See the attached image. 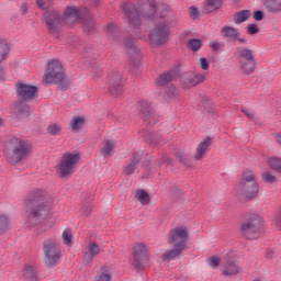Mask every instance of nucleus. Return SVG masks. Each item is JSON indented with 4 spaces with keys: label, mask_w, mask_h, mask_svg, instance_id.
<instances>
[{
    "label": "nucleus",
    "mask_w": 281,
    "mask_h": 281,
    "mask_svg": "<svg viewBox=\"0 0 281 281\" xmlns=\"http://www.w3.org/2000/svg\"><path fill=\"white\" fill-rule=\"evenodd\" d=\"M44 21L50 34L56 35L60 32V27H63V19H60V14H58V12L56 11L44 12Z\"/></svg>",
    "instance_id": "dca6fc26"
},
{
    "label": "nucleus",
    "mask_w": 281,
    "mask_h": 281,
    "mask_svg": "<svg viewBox=\"0 0 281 281\" xmlns=\"http://www.w3.org/2000/svg\"><path fill=\"white\" fill-rule=\"evenodd\" d=\"M262 229V217L257 214L250 215L243 224L241 232L247 240H256Z\"/></svg>",
    "instance_id": "1a4fd4ad"
},
{
    "label": "nucleus",
    "mask_w": 281,
    "mask_h": 281,
    "mask_svg": "<svg viewBox=\"0 0 281 281\" xmlns=\"http://www.w3.org/2000/svg\"><path fill=\"white\" fill-rule=\"evenodd\" d=\"M223 0H206L207 12H214V10H221Z\"/></svg>",
    "instance_id": "f704fd0d"
},
{
    "label": "nucleus",
    "mask_w": 281,
    "mask_h": 281,
    "mask_svg": "<svg viewBox=\"0 0 281 281\" xmlns=\"http://www.w3.org/2000/svg\"><path fill=\"white\" fill-rule=\"evenodd\" d=\"M165 100H172V98H179V90L173 85H170L165 90Z\"/></svg>",
    "instance_id": "2f4dec72"
},
{
    "label": "nucleus",
    "mask_w": 281,
    "mask_h": 281,
    "mask_svg": "<svg viewBox=\"0 0 281 281\" xmlns=\"http://www.w3.org/2000/svg\"><path fill=\"white\" fill-rule=\"evenodd\" d=\"M172 80V74L170 72H164L159 76L157 83L159 87H166L170 81Z\"/></svg>",
    "instance_id": "e433bc0d"
},
{
    "label": "nucleus",
    "mask_w": 281,
    "mask_h": 281,
    "mask_svg": "<svg viewBox=\"0 0 281 281\" xmlns=\"http://www.w3.org/2000/svg\"><path fill=\"white\" fill-rule=\"evenodd\" d=\"M113 150H115V140L105 139L101 143L100 155L106 159V157H111L113 155Z\"/></svg>",
    "instance_id": "b1692460"
},
{
    "label": "nucleus",
    "mask_w": 281,
    "mask_h": 281,
    "mask_svg": "<svg viewBox=\"0 0 281 281\" xmlns=\"http://www.w3.org/2000/svg\"><path fill=\"white\" fill-rule=\"evenodd\" d=\"M100 251V245L95 241H90L82 250V263L86 265V267H91V265H93V258L99 256Z\"/></svg>",
    "instance_id": "f3484780"
},
{
    "label": "nucleus",
    "mask_w": 281,
    "mask_h": 281,
    "mask_svg": "<svg viewBox=\"0 0 281 281\" xmlns=\"http://www.w3.org/2000/svg\"><path fill=\"white\" fill-rule=\"evenodd\" d=\"M241 111L249 117V120H254V115H255L254 110H249V109L245 108Z\"/></svg>",
    "instance_id": "5fc2aeb1"
},
{
    "label": "nucleus",
    "mask_w": 281,
    "mask_h": 281,
    "mask_svg": "<svg viewBox=\"0 0 281 281\" xmlns=\"http://www.w3.org/2000/svg\"><path fill=\"white\" fill-rule=\"evenodd\" d=\"M136 109L138 111V115L143 117V122H146V120H150V116L153 115V109L150 108V102L148 101H139L136 105Z\"/></svg>",
    "instance_id": "4be33fe9"
},
{
    "label": "nucleus",
    "mask_w": 281,
    "mask_h": 281,
    "mask_svg": "<svg viewBox=\"0 0 281 281\" xmlns=\"http://www.w3.org/2000/svg\"><path fill=\"white\" fill-rule=\"evenodd\" d=\"M148 248L144 243H138L134 246V262L133 266L135 269H144L146 267V262H148Z\"/></svg>",
    "instance_id": "ddd939ff"
},
{
    "label": "nucleus",
    "mask_w": 281,
    "mask_h": 281,
    "mask_svg": "<svg viewBox=\"0 0 281 281\" xmlns=\"http://www.w3.org/2000/svg\"><path fill=\"white\" fill-rule=\"evenodd\" d=\"M240 69L243 74L249 76L256 71V58H254V53L249 48H239L237 50Z\"/></svg>",
    "instance_id": "9d476101"
},
{
    "label": "nucleus",
    "mask_w": 281,
    "mask_h": 281,
    "mask_svg": "<svg viewBox=\"0 0 281 281\" xmlns=\"http://www.w3.org/2000/svg\"><path fill=\"white\" fill-rule=\"evenodd\" d=\"M0 80H3V68H0Z\"/></svg>",
    "instance_id": "052dcab7"
},
{
    "label": "nucleus",
    "mask_w": 281,
    "mask_h": 281,
    "mask_svg": "<svg viewBox=\"0 0 281 281\" xmlns=\"http://www.w3.org/2000/svg\"><path fill=\"white\" fill-rule=\"evenodd\" d=\"M137 196L142 205H148L150 203V195L145 190H138Z\"/></svg>",
    "instance_id": "c9c22d12"
},
{
    "label": "nucleus",
    "mask_w": 281,
    "mask_h": 281,
    "mask_svg": "<svg viewBox=\"0 0 281 281\" xmlns=\"http://www.w3.org/2000/svg\"><path fill=\"white\" fill-rule=\"evenodd\" d=\"M8 54H10V46L5 40L0 38V63L5 60Z\"/></svg>",
    "instance_id": "c756f323"
},
{
    "label": "nucleus",
    "mask_w": 281,
    "mask_h": 281,
    "mask_svg": "<svg viewBox=\"0 0 281 281\" xmlns=\"http://www.w3.org/2000/svg\"><path fill=\"white\" fill-rule=\"evenodd\" d=\"M108 93L112 95V98H117V95H122L124 93V86H122V75L117 72H113L109 75V80L106 82Z\"/></svg>",
    "instance_id": "2eb2a0df"
},
{
    "label": "nucleus",
    "mask_w": 281,
    "mask_h": 281,
    "mask_svg": "<svg viewBox=\"0 0 281 281\" xmlns=\"http://www.w3.org/2000/svg\"><path fill=\"white\" fill-rule=\"evenodd\" d=\"M255 21H262L265 19V13L262 11H256L254 13Z\"/></svg>",
    "instance_id": "864d4df0"
},
{
    "label": "nucleus",
    "mask_w": 281,
    "mask_h": 281,
    "mask_svg": "<svg viewBox=\"0 0 281 281\" xmlns=\"http://www.w3.org/2000/svg\"><path fill=\"white\" fill-rule=\"evenodd\" d=\"M21 273L25 281H38V269L32 263L24 265Z\"/></svg>",
    "instance_id": "aec40b11"
},
{
    "label": "nucleus",
    "mask_w": 281,
    "mask_h": 281,
    "mask_svg": "<svg viewBox=\"0 0 281 281\" xmlns=\"http://www.w3.org/2000/svg\"><path fill=\"white\" fill-rule=\"evenodd\" d=\"M268 165L272 170H277L278 172H281V158H278V157L269 158Z\"/></svg>",
    "instance_id": "ea45409f"
},
{
    "label": "nucleus",
    "mask_w": 281,
    "mask_h": 281,
    "mask_svg": "<svg viewBox=\"0 0 281 281\" xmlns=\"http://www.w3.org/2000/svg\"><path fill=\"white\" fill-rule=\"evenodd\" d=\"M249 16H251V11L243 10V11L237 12L234 15V21H235V23H245V21H247V19H249Z\"/></svg>",
    "instance_id": "7c9ffc66"
},
{
    "label": "nucleus",
    "mask_w": 281,
    "mask_h": 281,
    "mask_svg": "<svg viewBox=\"0 0 281 281\" xmlns=\"http://www.w3.org/2000/svg\"><path fill=\"white\" fill-rule=\"evenodd\" d=\"M65 78H67V76L65 75V68H63L60 60H48L44 82H46V85H58V82H63Z\"/></svg>",
    "instance_id": "423d86ee"
},
{
    "label": "nucleus",
    "mask_w": 281,
    "mask_h": 281,
    "mask_svg": "<svg viewBox=\"0 0 281 281\" xmlns=\"http://www.w3.org/2000/svg\"><path fill=\"white\" fill-rule=\"evenodd\" d=\"M36 3L41 10H47V7L52 4V0H36Z\"/></svg>",
    "instance_id": "a18cd8bd"
},
{
    "label": "nucleus",
    "mask_w": 281,
    "mask_h": 281,
    "mask_svg": "<svg viewBox=\"0 0 281 281\" xmlns=\"http://www.w3.org/2000/svg\"><path fill=\"white\" fill-rule=\"evenodd\" d=\"M61 131V127L59 124L50 123L47 127V133L49 135H59Z\"/></svg>",
    "instance_id": "79ce46f5"
},
{
    "label": "nucleus",
    "mask_w": 281,
    "mask_h": 281,
    "mask_svg": "<svg viewBox=\"0 0 281 281\" xmlns=\"http://www.w3.org/2000/svg\"><path fill=\"white\" fill-rule=\"evenodd\" d=\"M142 2V14L145 19H150L157 12V2L155 0H139Z\"/></svg>",
    "instance_id": "6ab92c4d"
},
{
    "label": "nucleus",
    "mask_w": 281,
    "mask_h": 281,
    "mask_svg": "<svg viewBox=\"0 0 281 281\" xmlns=\"http://www.w3.org/2000/svg\"><path fill=\"white\" fill-rule=\"evenodd\" d=\"M212 146V137L207 136L202 142L199 143L196 149L194 159L195 161H201L205 157V154L207 153V147Z\"/></svg>",
    "instance_id": "412c9836"
},
{
    "label": "nucleus",
    "mask_w": 281,
    "mask_h": 281,
    "mask_svg": "<svg viewBox=\"0 0 281 281\" xmlns=\"http://www.w3.org/2000/svg\"><path fill=\"white\" fill-rule=\"evenodd\" d=\"M79 162V153H65L60 162L57 165V172L63 179H65V177H71V175H74L76 171V168H78Z\"/></svg>",
    "instance_id": "0eeeda50"
},
{
    "label": "nucleus",
    "mask_w": 281,
    "mask_h": 281,
    "mask_svg": "<svg viewBox=\"0 0 281 281\" xmlns=\"http://www.w3.org/2000/svg\"><path fill=\"white\" fill-rule=\"evenodd\" d=\"M167 11H170V8H166Z\"/></svg>",
    "instance_id": "338daca9"
},
{
    "label": "nucleus",
    "mask_w": 281,
    "mask_h": 281,
    "mask_svg": "<svg viewBox=\"0 0 281 281\" xmlns=\"http://www.w3.org/2000/svg\"><path fill=\"white\" fill-rule=\"evenodd\" d=\"M246 30L248 34H258V25L256 24H248Z\"/></svg>",
    "instance_id": "3c124183"
},
{
    "label": "nucleus",
    "mask_w": 281,
    "mask_h": 281,
    "mask_svg": "<svg viewBox=\"0 0 281 281\" xmlns=\"http://www.w3.org/2000/svg\"><path fill=\"white\" fill-rule=\"evenodd\" d=\"M18 99L22 102H32L38 98V88L24 82L15 85Z\"/></svg>",
    "instance_id": "f8f14e48"
},
{
    "label": "nucleus",
    "mask_w": 281,
    "mask_h": 281,
    "mask_svg": "<svg viewBox=\"0 0 281 281\" xmlns=\"http://www.w3.org/2000/svg\"><path fill=\"white\" fill-rule=\"evenodd\" d=\"M178 158L180 159V161H183V159L181 157L178 156Z\"/></svg>",
    "instance_id": "69168bd1"
},
{
    "label": "nucleus",
    "mask_w": 281,
    "mask_h": 281,
    "mask_svg": "<svg viewBox=\"0 0 281 281\" xmlns=\"http://www.w3.org/2000/svg\"><path fill=\"white\" fill-rule=\"evenodd\" d=\"M166 162L170 164V161L168 160V157H162V164H166Z\"/></svg>",
    "instance_id": "680f3d73"
},
{
    "label": "nucleus",
    "mask_w": 281,
    "mask_h": 281,
    "mask_svg": "<svg viewBox=\"0 0 281 281\" xmlns=\"http://www.w3.org/2000/svg\"><path fill=\"white\" fill-rule=\"evenodd\" d=\"M10 229V220L5 215H0V234H5Z\"/></svg>",
    "instance_id": "58836bf2"
},
{
    "label": "nucleus",
    "mask_w": 281,
    "mask_h": 281,
    "mask_svg": "<svg viewBox=\"0 0 281 281\" xmlns=\"http://www.w3.org/2000/svg\"><path fill=\"white\" fill-rule=\"evenodd\" d=\"M238 188L241 194L247 199H255L258 195V182L251 170L243 172Z\"/></svg>",
    "instance_id": "6e6552de"
},
{
    "label": "nucleus",
    "mask_w": 281,
    "mask_h": 281,
    "mask_svg": "<svg viewBox=\"0 0 281 281\" xmlns=\"http://www.w3.org/2000/svg\"><path fill=\"white\" fill-rule=\"evenodd\" d=\"M207 263L210 267H212L213 269H216V267H218L221 265V259L217 257H210L207 259Z\"/></svg>",
    "instance_id": "c03bdc74"
},
{
    "label": "nucleus",
    "mask_w": 281,
    "mask_h": 281,
    "mask_svg": "<svg viewBox=\"0 0 281 281\" xmlns=\"http://www.w3.org/2000/svg\"><path fill=\"white\" fill-rule=\"evenodd\" d=\"M44 262L47 267H56L63 258L60 243L56 238L48 237L43 241Z\"/></svg>",
    "instance_id": "39448f33"
},
{
    "label": "nucleus",
    "mask_w": 281,
    "mask_h": 281,
    "mask_svg": "<svg viewBox=\"0 0 281 281\" xmlns=\"http://www.w3.org/2000/svg\"><path fill=\"white\" fill-rule=\"evenodd\" d=\"M210 47H211V49H213V52H218V49H223V47H225V43H223V42H211Z\"/></svg>",
    "instance_id": "49530a36"
},
{
    "label": "nucleus",
    "mask_w": 281,
    "mask_h": 281,
    "mask_svg": "<svg viewBox=\"0 0 281 281\" xmlns=\"http://www.w3.org/2000/svg\"><path fill=\"white\" fill-rule=\"evenodd\" d=\"M85 125V117L82 116H75L70 122V128L72 131H80Z\"/></svg>",
    "instance_id": "473e14b6"
},
{
    "label": "nucleus",
    "mask_w": 281,
    "mask_h": 281,
    "mask_svg": "<svg viewBox=\"0 0 281 281\" xmlns=\"http://www.w3.org/2000/svg\"><path fill=\"white\" fill-rule=\"evenodd\" d=\"M169 38L170 26L166 23L156 24L149 33V41L153 45H164V43H168Z\"/></svg>",
    "instance_id": "9b49d317"
},
{
    "label": "nucleus",
    "mask_w": 281,
    "mask_h": 281,
    "mask_svg": "<svg viewBox=\"0 0 281 281\" xmlns=\"http://www.w3.org/2000/svg\"><path fill=\"white\" fill-rule=\"evenodd\" d=\"M136 38H142V36H139V35H136Z\"/></svg>",
    "instance_id": "0e129e2a"
},
{
    "label": "nucleus",
    "mask_w": 281,
    "mask_h": 281,
    "mask_svg": "<svg viewBox=\"0 0 281 281\" xmlns=\"http://www.w3.org/2000/svg\"><path fill=\"white\" fill-rule=\"evenodd\" d=\"M52 212V203L45 202L43 199V193L35 192L29 196L27 202V222L31 225H38L41 221H45Z\"/></svg>",
    "instance_id": "f03ea898"
},
{
    "label": "nucleus",
    "mask_w": 281,
    "mask_h": 281,
    "mask_svg": "<svg viewBox=\"0 0 281 281\" xmlns=\"http://www.w3.org/2000/svg\"><path fill=\"white\" fill-rule=\"evenodd\" d=\"M91 212H92V206H91V204H87V205H83L82 207H81V214H82V216H91Z\"/></svg>",
    "instance_id": "09e8293b"
},
{
    "label": "nucleus",
    "mask_w": 281,
    "mask_h": 281,
    "mask_svg": "<svg viewBox=\"0 0 281 281\" xmlns=\"http://www.w3.org/2000/svg\"><path fill=\"white\" fill-rule=\"evenodd\" d=\"M3 153L9 164L16 166L32 155V145L16 136H10L4 143Z\"/></svg>",
    "instance_id": "f257e3e1"
},
{
    "label": "nucleus",
    "mask_w": 281,
    "mask_h": 281,
    "mask_svg": "<svg viewBox=\"0 0 281 281\" xmlns=\"http://www.w3.org/2000/svg\"><path fill=\"white\" fill-rule=\"evenodd\" d=\"M123 45L127 49L131 63H133L134 67H139L140 50L137 46H135L133 40H125Z\"/></svg>",
    "instance_id": "a211bd4d"
},
{
    "label": "nucleus",
    "mask_w": 281,
    "mask_h": 281,
    "mask_svg": "<svg viewBox=\"0 0 281 281\" xmlns=\"http://www.w3.org/2000/svg\"><path fill=\"white\" fill-rule=\"evenodd\" d=\"M0 126H3V119H0Z\"/></svg>",
    "instance_id": "e2e57ef3"
},
{
    "label": "nucleus",
    "mask_w": 281,
    "mask_h": 281,
    "mask_svg": "<svg viewBox=\"0 0 281 281\" xmlns=\"http://www.w3.org/2000/svg\"><path fill=\"white\" fill-rule=\"evenodd\" d=\"M221 34L224 38L228 41H236L240 36V32L232 26H223L221 30Z\"/></svg>",
    "instance_id": "393cba45"
},
{
    "label": "nucleus",
    "mask_w": 281,
    "mask_h": 281,
    "mask_svg": "<svg viewBox=\"0 0 281 281\" xmlns=\"http://www.w3.org/2000/svg\"><path fill=\"white\" fill-rule=\"evenodd\" d=\"M189 80V87H196V85H200V82H203L205 80V76L201 74L191 75L188 78Z\"/></svg>",
    "instance_id": "72a5a7b5"
},
{
    "label": "nucleus",
    "mask_w": 281,
    "mask_h": 281,
    "mask_svg": "<svg viewBox=\"0 0 281 281\" xmlns=\"http://www.w3.org/2000/svg\"><path fill=\"white\" fill-rule=\"evenodd\" d=\"M274 137H276V140L278 142V144H281V132H280V133H277V134L274 135Z\"/></svg>",
    "instance_id": "4d7b16f0"
},
{
    "label": "nucleus",
    "mask_w": 281,
    "mask_h": 281,
    "mask_svg": "<svg viewBox=\"0 0 281 281\" xmlns=\"http://www.w3.org/2000/svg\"><path fill=\"white\" fill-rule=\"evenodd\" d=\"M222 273L224 276H237V273H238V265H236L233 261L226 262Z\"/></svg>",
    "instance_id": "cd10ccee"
},
{
    "label": "nucleus",
    "mask_w": 281,
    "mask_h": 281,
    "mask_svg": "<svg viewBox=\"0 0 281 281\" xmlns=\"http://www.w3.org/2000/svg\"><path fill=\"white\" fill-rule=\"evenodd\" d=\"M140 159H142V156L139 155V153H134V156L132 158V164H130L123 170L124 175H127V176L133 175L135 172V168H137V164H139Z\"/></svg>",
    "instance_id": "bb28decb"
},
{
    "label": "nucleus",
    "mask_w": 281,
    "mask_h": 281,
    "mask_svg": "<svg viewBox=\"0 0 281 281\" xmlns=\"http://www.w3.org/2000/svg\"><path fill=\"white\" fill-rule=\"evenodd\" d=\"M202 45L203 43L201 42V40H196V38L189 40L187 43V47H189L191 52H199Z\"/></svg>",
    "instance_id": "4c0bfd02"
},
{
    "label": "nucleus",
    "mask_w": 281,
    "mask_h": 281,
    "mask_svg": "<svg viewBox=\"0 0 281 281\" xmlns=\"http://www.w3.org/2000/svg\"><path fill=\"white\" fill-rule=\"evenodd\" d=\"M90 2L92 3V5H94V8H98V5H100V0H90Z\"/></svg>",
    "instance_id": "13d9d810"
},
{
    "label": "nucleus",
    "mask_w": 281,
    "mask_h": 281,
    "mask_svg": "<svg viewBox=\"0 0 281 281\" xmlns=\"http://www.w3.org/2000/svg\"><path fill=\"white\" fill-rule=\"evenodd\" d=\"M188 228L183 227V226H179L176 227L173 229H171L169 232V245H171V243H173V249L165 252L162 255V260L166 261H170V260H175V258H179L180 254H183V251L186 250V247L188 246Z\"/></svg>",
    "instance_id": "7ed1b4c3"
},
{
    "label": "nucleus",
    "mask_w": 281,
    "mask_h": 281,
    "mask_svg": "<svg viewBox=\"0 0 281 281\" xmlns=\"http://www.w3.org/2000/svg\"><path fill=\"white\" fill-rule=\"evenodd\" d=\"M63 240L69 247V245H71V232L64 231V233H63Z\"/></svg>",
    "instance_id": "de8ad7c7"
},
{
    "label": "nucleus",
    "mask_w": 281,
    "mask_h": 281,
    "mask_svg": "<svg viewBox=\"0 0 281 281\" xmlns=\"http://www.w3.org/2000/svg\"><path fill=\"white\" fill-rule=\"evenodd\" d=\"M123 12L128 20L130 25H132L134 30H139V27H142V16L139 15L137 8H135L133 3H123Z\"/></svg>",
    "instance_id": "4468645a"
},
{
    "label": "nucleus",
    "mask_w": 281,
    "mask_h": 281,
    "mask_svg": "<svg viewBox=\"0 0 281 281\" xmlns=\"http://www.w3.org/2000/svg\"><path fill=\"white\" fill-rule=\"evenodd\" d=\"M161 139V136L155 133H149L148 143L150 146H157Z\"/></svg>",
    "instance_id": "37998d69"
},
{
    "label": "nucleus",
    "mask_w": 281,
    "mask_h": 281,
    "mask_svg": "<svg viewBox=\"0 0 281 281\" xmlns=\"http://www.w3.org/2000/svg\"><path fill=\"white\" fill-rule=\"evenodd\" d=\"M261 179L265 183H276L278 178L271 173V171H266L261 175Z\"/></svg>",
    "instance_id": "a19ab883"
},
{
    "label": "nucleus",
    "mask_w": 281,
    "mask_h": 281,
    "mask_svg": "<svg viewBox=\"0 0 281 281\" xmlns=\"http://www.w3.org/2000/svg\"><path fill=\"white\" fill-rule=\"evenodd\" d=\"M80 19L81 23H83V32L93 34V32H95V20L91 16V11H89V9L79 11L74 7H69L64 12L63 21L68 26L78 23Z\"/></svg>",
    "instance_id": "20e7f679"
},
{
    "label": "nucleus",
    "mask_w": 281,
    "mask_h": 281,
    "mask_svg": "<svg viewBox=\"0 0 281 281\" xmlns=\"http://www.w3.org/2000/svg\"><path fill=\"white\" fill-rule=\"evenodd\" d=\"M108 38H113V41H120V29L115 24H109L106 26Z\"/></svg>",
    "instance_id": "c85d7f7f"
},
{
    "label": "nucleus",
    "mask_w": 281,
    "mask_h": 281,
    "mask_svg": "<svg viewBox=\"0 0 281 281\" xmlns=\"http://www.w3.org/2000/svg\"><path fill=\"white\" fill-rule=\"evenodd\" d=\"M190 16L191 19H196L199 16V9H196V7L190 8Z\"/></svg>",
    "instance_id": "603ef678"
},
{
    "label": "nucleus",
    "mask_w": 281,
    "mask_h": 281,
    "mask_svg": "<svg viewBox=\"0 0 281 281\" xmlns=\"http://www.w3.org/2000/svg\"><path fill=\"white\" fill-rule=\"evenodd\" d=\"M263 5L272 14L281 12V0H266Z\"/></svg>",
    "instance_id": "a878e982"
},
{
    "label": "nucleus",
    "mask_w": 281,
    "mask_h": 281,
    "mask_svg": "<svg viewBox=\"0 0 281 281\" xmlns=\"http://www.w3.org/2000/svg\"><path fill=\"white\" fill-rule=\"evenodd\" d=\"M237 41H238V43H240L241 45H247V38H245V37H240V38L237 37Z\"/></svg>",
    "instance_id": "6e6d98bb"
},
{
    "label": "nucleus",
    "mask_w": 281,
    "mask_h": 281,
    "mask_svg": "<svg viewBox=\"0 0 281 281\" xmlns=\"http://www.w3.org/2000/svg\"><path fill=\"white\" fill-rule=\"evenodd\" d=\"M14 114L18 120H25V117H30V106L25 101H19L15 103Z\"/></svg>",
    "instance_id": "5701e85b"
},
{
    "label": "nucleus",
    "mask_w": 281,
    "mask_h": 281,
    "mask_svg": "<svg viewBox=\"0 0 281 281\" xmlns=\"http://www.w3.org/2000/svg\"><path fill=\"white\" fill-rule=\"evenodd\" d=\"M200 67L204 71H207V69H210V61L207 60V58L205 57L200 58Z\"/></svg>",
    "instance_id": "8fccbe9b"
},
{
    "label": "nucleus",
    "mask_w": 281,
    "mask_h": 281,
    "mask_svg": "<svg viewBox=\"0 0 281 281\" xmlns=\"http://www.w3.org/2000/svg\"><path fill=\"white\" fill-rule=\"evenodd\" d=\"M22 11H23V13L27 12V4L26 3L22 4Z\"/></svg>",
    "instance_id": "bf43d9fd"
}]
</instances>
